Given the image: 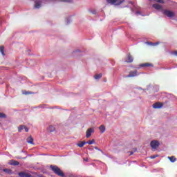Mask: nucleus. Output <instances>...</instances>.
Segmentation results:
<instances>
[{"mask_svg": "<svg viewBox=\"0 0 177 177\" xmlns=\"http://www.w3.org/2000/svg\"><path fill=\"white\" fill-rule=\"evenodd\" d=\"M50 168L55 175H58L61 177H64V172L57 166L50 165Z\"/></svg>", "mask_w": 177, "mask_h": 177, "instance_id": "nucleus-1", "label": "nucleus"}, {"mask_svg": "<svg viewBox=\"0 0 177 177\" xmlns=\"http://www.w3.org/2000/svg\"><path fill=\"white\" fill-rule=\"evenodd\" d=\"M124 1L125 0H106V2L108 3H110L111 5H115V6L121 5Z\"/></svg>", "mask_w": 177, "mask_h": 177, "instance_id": "nucleus-2", "label": "nucleus"}, {"mask_svg": "<svg viewBox=\"0 0 177 177\" xmlns=\"http://www.w3.org/2000/svg\"><path fill=\"white\" fill-rule=\"evenodd\" d=\"M163 14L165 16H167L169 18H173L174 17H175V13L173 11H169V10H162Z\"/></svg>", "mask_w": 177, "mask_h": 177, "instance_id": "nucleus-3", "label": "nucleus"}, {"mask_svg": "<svg viewBox=\"0 0 177 177\" xmlns=\"http://www.w3.org/2000/svg\"><path fill=\"white\" fill-rule=\"evenodd\" d=\"M150 146L152 149H158L160 146V142L158 140H153L150 142Z\"/></svg>", "mask_w": 177, "mask_h": 177, "instance_id": "nucleus-4", "label": "nucleus"}, {"mask_svg": "<svg viewBox=\"0 0 177 177\" xmlns=\"http://www.w3.org/2000/svg\"><path fill=\"white\" fill-rule=\"evenodd\" d=\"M93 133H94V129L93 128H89L87 131H86V138H88L91 137Z\"/></svg>", "mask_w": 177, "mask_h": 177, "instance_id": "nucleus-5", "label": "nucleus"}, {"mask_svg": "<svg viewBox=\"0 0 177 177\" xmlns=\"http://www.w3.org/2000/svg\"><path fill=\"white\" fill-rule=\"evenodd\" d=\"M19 177H31L30 174L25 171H21L18 174Z\"/></svg>", "mask_w": 177, "mask_h": 177, "instance_id": "nucleus-6", "label": "nucleus"}, {"mask_svg": "<svg viewBox=\"0 0 177 177\" xmlns=\"http://www.w3.org/2000/svg\"><path fill=\"white\" fill-rule=\"evenodd\" d=\"M138 75V71H130L129 75L126 77H133Z\"/></svg>", "mask_w": 177, "mask_h": 177, "instance_id": "nucleus-7", "label": "nucleus"}, {"mask_svg": "<svg viewBox=\"0 0 177 177\" xmlns=\"http://www.w3.org/2000/svg\"><path fill=\"white\" fill-rule=\"evenodd\" d=\"M164 106L162 103L156 102L153 105V109H161Z\"/></svg>", "mask_w": 177, "mask_h": 177, "instance_id": "nucleus-8", "label": "nucleus"}, {"mask_svg": "<svg viewBox=\"0 0 177 177\" xmlns=\"http://www.w3.org/2000/svg\"><path fill=\"white\" fill-rule=\"evenodd\" d=\"M55 127L53 125H50L47 127V131L48 133L55 132Z\"/></svg>", "mask_w": 177, "mask_h": 177, "instance_id": "nucleus-9", "label": "nucleus"}, {"mask_svg": "<svg viewBox=\"0 0 177 177\" xmlns=\"http://www.w3.org/2000/svg\"><path fill=\"white\" fill-rule=\"evenodd\" d=\"M9 164H10V165H13V166H18V165H19V162L16 161V160H11L10 161Z\"/></svg>", "mask_w": 177, "mask_h": 177, "instance_id": "nucleus-10", "label": "nucleus"}, {"mask_svg": "<svg viewBox=\"0 0 177 177\" xmlns=\"http://www.w3.org/2000/svg\"><path fill=\"white\" fill-rule=\"evenodd\" d=\"M153 8L157 10L162 9V7L160 4H153Z\"/></svg>", "mask_w": 177, "mask_h": 177, "instance_id": "nucleus-11", "label": "nucleus"}, {"mask_svg": "<svg viewBox=\"0 0 177 177\" xmlns=\"http://www.w3.org/2000/svg\"><path fill=\"white\" fill-rule=\"evenodd\" d=\"M41 5V1H35V9H39Z\"/></svg>", "mask_w": 177, "mask_h": 177, "instance_id": "nucleus-12", "label": "nucleus"}, {"mask_svg": "<svg viewBox=\"0 0 177 177\" xmlns=\"http://www.w3.org/2000/svg\"><path fill=\"white\" fill-rule=\"evenodd\" d=\"M140 67L145 68V67H153L152 64L151 63H145L140 65Z\"/></svg>", "mask_w": 177, "mask_h": 177, "instance_id": "nucleus-13", "label": "nucleus"}, {"mask_svg": "<svg viewBox=\"0 0 177 177\" xmlns=\"http://www.w3.org/2000/svg\"><path fill=\"white\" fill-rule=\"evenodd\" d=\"M26 142H28L29 144L34 145V139L31 136H29V138L26 139Z\"/></svg>", "mask_w": 177, "mask_h": 177, "instance_id": "nucleus-14", "label": "nucleus"}, {"mask_svg": "<svg viewBox=\"0 0 177 177\" xmlns=\"http://www.w3.org/2000/svg\"><path fill=\"white\" fill-rule=\"evenodd\" d=\"M86 144V142L85 141H82V142H80L79 143L77 144V146L80 147V148H82L84 147V146Z\"/></svg>", "mask_w": 177, "mask_h": 177, "instance_id": "nucleus-15", "label": "nucleus"}, {"mask_svg": "<svg viewBox=\"0 0 177 177\" xmlns=\"http://www.w3.org/2000/svg\"><path fill=\"white\" fill-rule=\"evenodd\" d=\"M1 171H3L4 173L7 174H12V170L10 169H3Z\"/></svg>", "mask_w": 177, "mask_h": 177, "instance_id": "nucleus-16", "label": "nucleus"}, {"mask_svg": "<svg viewBox=\"0 0 177 177\" xmlns=\"http://www.w3.org/2000/svg\"><path fill=\"white\" fill-rule=\"evenodd\" d=\"M127 59H128V61H127V62L129 63H131L133 61V59L132 58V56L131 55V54L128 55Z\"/></svg>", "mask_w": 177, "mask_h": 177, "instance_id": "nucleus-17", "label": "nucleus"}, {"mask_svg": "<svg viewBox=\"0 0 177 177\" xmlns=\"http://www.w3.org/2000/svg\"><path fill=\"white\" fill-rule=\"evenodd\" d=\"M100 131H101L102 133H103L106 131V127L104 125H101L99 127Z\"/></svg>", "mask_w": 177, "mask_h": 177, "instance_id": "nucleus-18", "label": "nucleus"}, {"mask_svg": "<svg viewBox=\"0 0 177 177\" xmlns=\"http://www.w3.org/2000/svg\"><path fill=\"white\" fill-rule=\"evenodd\" d=\"M4 49H5L4 46H1L0 47V52H1V55H2L3 56H5Z\"/></svg>", "mask_w": 177, "mask_h": 177, "instance_id": "nucleus-19", "label": "nucleus"}, {"mask_svg": "<svg viewBox=\"0 0 177 177\" xmlns=\"http://www.w3.org/2000/svg\"><path fill=\"white\" fill-rule=\"evenodd\" d=\"M168 159H169L171 162H175L176 161V159L174 156L168 157Z\"/></svg>", "mask_w": 177, "mask_h": 177, "instance_id": "nucleus-20", "label": "nucleus"}, {"mask_svg": "<svg viewBox=\"0 0 177 177\" xmlns=\"http://www.w3.org/2000/svg\"><path fill=\"white\" fill-rule=\"evenodd\" d=\"M102 77V73L97 74V75H95V80H100Z\"/></svg>", "mask_w": 177, "mask_h": 177, "instance_id": "nucleus-21", "label": "nucleus"}, {"mask_svg": "<svg viewBox=\"0 0 177 177\" xmlns=\"http://www.w3.org/2000/svg\"><path fill=\"white\" fill-rule=\"evenodd\" d=\"M25 128V125H21L18 127V131L21 132V130Z\"/></svg>", "mask_w": 177, "mask_h": 177, "instance_id": "nucleus-22", "label": "nucleus"}, {"mask_svg": "<svg viewBox=\"0 0 177 177\" xmlns=\"http://www.w3.org/2000/svg\"><path fill=\"white\" fill-rule=\"evenodd\" d=\"M94 143H95V140L94 139L88 140L87 142H86V144H88V145H93Z\"/></svg>", "mask_w": 177, "mask_h": 177, "instance_id": "nucleus-23", "label": "nucleus"}, {"mask_svg": "<svg viewBox=\"0 0 177 177\" xmlns=\"http://www.w3.org/2000/svg\"><path fill=\"white\" fill-rule=\"evenodd\" d=\"M155 2L160 3H165L164 0H154Z\"/></svg>", "mask_w": 177, "mask_h": 177, "instance_id": "nucleus-24", "label": "nucleus"}, {"mask_svg": "<svg viewBox=\"0 0 177 177\" xmlns=\"http://www.w3.org/2000/svg\"><path fill=\"white\" fill-rule=\"evenodd\" d=\"M62 2L72 3L73 0H60Z\"/></svg>", "mask_w": 177, "mask_h": 177, "instance_id": "nucleus-25", "label": "nucleus"}, {"mask_svg": "<svg viewBox=\"0 0 177 177\" xmlns=\"http://www.w3.org/2000/svg\"><path fill=\"white\" fill-rule=\"evenodd\" d=\"M0 118H6V115L3 113L0 112Z\"/></svg>", "mask_w": 177, "mask_h": 177, "instance_id": "nucleus-26", "label": "nucleus"}, {"mask_svg": "<svg viewBox=\"0 0 177 177\" xmlns=\"http://www.w3.org/2000/svg\"><path fill=\"white\" fill-rule=\"evenodd\" d=\"M149 45H153V46H157V45H158L160 43L159 42H156V43H153V44H152V43H148Z\"/></svg>", "mask_w": 177, "mask_h": 177, "instance_id": "nucleus-27", "label": "nucleus"}, {"mask_svg": "<svg viewBox=\"0 0 177 177\" xmlns=\"http://www.w3.org/2000/svg\"><path fill=\"white\" fill-rule=\"evenodd\" d=\"M158 156L157 155H154V156H150V158L151 159H155L156 158H157Z\"/></svg>", "mask_w": 177, "mask_h": 177, "instance_id": "nucleus-28", "label": "nucleus"}, {"mask_svg": "<svg viewBox=\"0 0 177 177\" xmlns=\"http://www.w3.org/2000/svg\"><path fill=\"white\" fill-rule=\"evenodd\" d=\"M24 129H25V131L26 132H28L29 129H28L27 127L24 126Z\"/></svg>", "mask_w": 177, "mask_h": 177, "instance_id": "nucleus-29", "label": "nucleus"}, {"mask_svg": "<svg viewBox=\"0 0 177 177\" xmlns=\"http://www.w3.org/2000/svg\"><path fill=\"white\" fill-rule=\"evenodd\" d=\"M29 94H31V93H30V92H28V91H26V92L24 93V95H29Z\"/></svg>", "mask_w": 177, "mask_h": 177, "instance_id": "nucleus-30", "label": "nucleus"}, {"mask_svg": "<svg viewBox=\"0 0 177 177\" xmlns=\"http://www.w3.org/2000/svg\"><path fill=\"white\" fill-rule=\"evenodd\" d=\"M95 149L96 150H98V151H102L101 149H100V148H98L97 147H95Z\"/></svg>", "mask_w": 177, "mask_h": 177, "instance_id": "nucleus-31", "label": "nucleus"}, {"mask_svg": "<svg viewBox=\"0 0 177 177\" xmlns=\"http://www.w3.org/2000/svg\"><path fill=\"white\" fill-rule=\"evenodd\" d=\"M172 55H175L176 56H177V51H174L172 53Z\"/></svg>", "mask_w": 177, "mask_h": 177, "instance_id": "nucleus-32", "label": "nucleus"}, {"mask_svg": "<svg viewBox=\"0 0 177 177\" xmlns=\"http://www.w3.org/2000/svg\"><path fill=\"white\" fill-rule=\"evenodd\" d=\"M88 158H84V162H88Z\"/></svg>", "mask_w": 177, "mask_h": 177, "instance_id": "nucleus-33", "label": "nucleus"}, {"mask_svg": "<svg viewBox=\"0 0 177 177\" xmlns=\"http://www.w3.org/2000/svg\"><path fill=\"white\" fill-rule=\"evenodd\" d=\"M129 156H132L133 154V151H129Z\"/></svg>", "mask_w": 177, "mask_h": 177, "instance_id": "nucleus-34", "label": "nucleus"}, {"mask_svg": "<svg viewBox=\"0 0 177 177\" xmlns=\"http://www.w3.org/2000/svg\"><path fill=\"white\" fill-rule=\"evenodd\" d=\"M149 1L151 2V1H152V0H149Z\"/></svg>", "mask_w": 177, "mask_h": 177, "instance_id": "nucleus-35", "label": "nucleus"}, {"mask_svg": "<svg viewBox=\"0 0 177 177\" xmlns=\"http://www.w3.org/2000/svg\"><path fill=\"white\" fill-rule=\"evenodd\" d=\"M137 151V149H135V151Z\"/></svg>", "mask_w": 177, "mask_h": 177, "instance_id": "nucleus-36", "label": "nucleus"}]
</instances>
